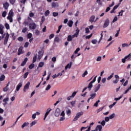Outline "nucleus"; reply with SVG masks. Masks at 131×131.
Masks as SVG:
<instances>
[{"label":"nucleus","mask_w":131,"mask_h":131,"mask_svg":"<svg viewBox=\"0 0 131 131\" xmlns=\"http://www.w3.org/2000/svg\"><path fill=\"white\" fill-rule=\"evenodd\" d=\"M28 125H29V122H25L21 125V128H24V127H25V126H28Z\"/></svg>","instance_id":"4be33fe9"},{"label":"nucleus","mask_w":131,"mask_h":131,"mask_svg":"<svg viewBox=\"0 0 131 131\" xmlns=\"http://www.w3.org/2000/svg\"><path fill=\"white\" fill-rule=\"evenodd\" d=\"M123 12H124V11L122 10H121V11L118 13L119 14L118 16H122L123 15Z\"/></svg>","instance_id":"a19ab883"},{"label":"nucleus","mask_w":131,"mask_h":131,"mask_svg":"<svg viewBox=\"0 0 131 131\" xmlns=\"http://www.w3.org/2000/svg\"><path fill=\"white\" fill-rule=\"evenodd\" d=\"M22 85H23V83L22 82H20L18 84V85L16 86V89L17 92H19V91L20 90V89L22 88Z\"/></svg>","instance_id":"9d476101"},{"label":"nucleus","mask_w":131,"mask_h":131,"mask_svg":"<svg viewBox=\"0 0 131 131\" xmlns=\"http://www.w3.org/2000/svg\"><path fill=\"white\" fill-rule=\"evenodd\" d=\"M35 34H36V35H39L40 34V32L39 31H38V30H35Z\"/></svg>","instance_id":"37998d69"},{"label":"nucleus","mask_w":131,"mask_h":131,"mask_svg":"<svg viewBox=\"0 0 131 131\" xmlns=\"http://www.w3.org/2000/svg\"><path fill=\"white\" fill-rule=\"evenodd\" d=\"M58 15H59V13H58V12H53V17H57V16H58Z\"/></svg>","instance_id":"4d7b16f0"},{"label":"nucleus","mask_w":131,"mask_h":131,"mask_svg":"<svg viewBox=\"0 0 131 131\" xmlns=\"http://www.w3.org/2000/svg\"><path fill=\"white\" fill-rule=\"evenodd\" d=\"M97 95V94L96 93H93L90 95V97L89 98L91 100H93V99H95L96 96Z\"/></svg>","instance_id":"412c9836"},{"label":"nucleus","mask_w":131,"mask_h":131,"mask_svg":"<svg viewBox=\"0 0 131 131\" xmlns=\"http://www.w3.org/2000/svg\"><path fill=\"white\" fill-rule=\"evenodd\" d=\"M130 90H131V87L130 86H129L125 91V92H124V94H127V92H129V91H130Z\"/></svg>","instance_id":"5fc2aeb1"},{"label":"nucleus","mask_w":131,"mask_h":131,"mask_svg":"<svg viewBox=\"0 0 131 131\" xmlns=\"http://www.w3.org/2000/svg\"><path fill=\"white\" fill-rule=\"evenodd\" d=\"M6 16H7V11H4L2 13V17H3L4 18H5V17H6Z\"/></svg>","instance_id":"79ce46f5"},{"label":"nucleus","mask_w":131,"mask_h":131,"mask_svg":"<svg viewBox=\"0 0 131 131\" xmlns=\"http://www.w3.org/2000/svg\"><path fill=\"white\" fill-rule=\"evenodd\" d=\"M29 28L30 29H32L33 30H34L35 28H36V24L34 23H32L29 24Z\"/></svg>","instance_id":"39448f33"},{"label":"nucleus","mask_w":131,"mask_h":131,"mask_svg":"<svg viewBox=\"0 0 131 131\" xmlns=\"http://www.w3.org/2000/svg\"><path fill=\"white\" fill-rule=\"evenodd\" d=\"M52 62H56V61H57V58H56V57H52Z\"/></svg>","instance_id":"69168bd1"},{"label":"nucleus","mask_w":131,"mask_h":131,"mask_svg":"<svg viewBox=\"0 0 131 131\" xmlns=\"http://www.w3.org/2000/svg\"><path fill=\"white\" fill-rule=\"evenodd\" d=\"M50 15V10H47L45 13V16L48 17Z\"/></svg>","instance_id":"2f4dec72"},{"label":"nucleus","mask_w":131,"mask_h":131,"mask_svg":"<svg viewBox=\"0 0 131 131\" xmlns=\"http://www.w3.org/2000/svg\"><path fill=\"white\" fill-rule=\"evenodd\" d=\"M24 51H23V47H20L18 50L17 55L20 56V55L24 54Z\"/></svg>","instance_id":"0eeeda50"},{"label":"nucleus","mask_w":131,"mask_h":131,"mask_svg":"<svg viewBox=\"0 0 131 131\" xmlns=\"http://www.w3.org/2000/svg\"><path fill=\"white\" fill-rule=\"evenodd\" d=\"M119 81V80L116 79L115 80H114L113 81V83H115V84H116V83H117Z\"/></svg>","instance_id":"680f3d73"},{"label":"nucleus","mask_w":131,"mask_h":131,"mask_svg":"<svg viewBox=\"0 0 131 131\" xmlns=\"http://www.w3.org/2000/svg\"><path fill=\"white\" fill-rule=\"evenodd\" d=\"M28 74H29V73L26 72L25 74L24 75V78H27V76H28Z\"/></svg>","instance_id":"3c124183"},{"label":"nucleus","mask_w":131,"mask_h":131,"mask_svg":"<svg viewBox=\"0 0 131 131\" xmlns=\"http://www.w3.org/2000/svg\"><path fill=\"white\" fill-rule=\"evenodd\" d=\"M129 47V45L128 44L124 43L122 44V48H128Z\"/></svg>","instance_id":"cd10ccee"},{"label":"nucleus","mask_w":131,"mask_h":131,"mask_svg":"<svg viewBox=\"0 0 131 131\" xmlns=\"http://www.w3.org/2000/svg\"><path fill=\"white\" fill-rule=\"evenodd\" d=\"M85 33L88 34L90 32V29L89 28H85Z\"/></svg>","instance_id":"0e129e2a"},{"label":"nucleus","mask_w":131,"mask_h":131,"mask_svg":"<svg viewBox=\"0 0 131 131\" xmlns=\"http://www.w3.org/2000/svg\"><path fill=\"white\" fill-rule=\"evenodd\" d=\"M120 31V28L119 29V30L117 31V33L115 34V36L116 37H117V36H118V35H119V32Z\"/></svg>","instance_id":"de8ad7c7"},{"label":"nucleus","mask_w":131,"mask_h":131,"mask_svg":"<svg viewBox=\"0 0 131 131\" xmlns=\"http://www.w3.org/2000/svg\"><path fill=\"white\" fill-rule=\"evenodd\" d=\"M79 51H80V48H77L74 52V54H77V53H78V52H79Z\"/></svg>","instance_id":"864d4df0"},{"label":"nucleus","mask_w":131,"mask_h":131,"mask_svg":"<svg viewBox=\"0 0 131 131\" xmlns=\"http://www.w3.org/2000/svg\"><path fill=\"white\" fill-rule=\"evenodd\" d=\"M51 86V84H48L47 85V86L46 87L45 91H49L50 90Z\"/></svg>","instance_id":"4c0bfd02"},{"label":"nucleus","mask_w":131,"mask_h":131,"mask_svg":"<svg viewBox=\"0 0 131 131\" xmlns=\"http://www.w3.org/2000/svg\"><path fill=\"white\" fill-rule=\"evenodd\" d=\"M27 30H28V28H24L22 30V32L23 33H25V32H26V31H27Z\"/></svg>","instance_id":"58836bf2"},{"label":"nucleus","mask_w":131,"mask_h":131,"mask_svg":"<svg viewBox=\"0 0 131 131\" xmlns=\"http://www.w3.org/2000/svg\"><path fill=\"white\" fill-rule=\"evenodd\" d=\"M29 85H30V82H28L25 85L24 88V92L26 93L27 90L29 89Z\"/></svg>","instance_id":"423d86ee"},{"label":"nucleus","mask_w":131,"mask_h":131,"mask_svg":"<svg viewBox=\"0 0 131 131\" xmlns=\"http://www.w3.org/2000/svg\"><path fill=\"white\" fill-rule=\"evenodd\" d=\"M10 6V4L8 2H6L5 3L3 4V7L5 10H8V8H9Z\"/></svg>","instance_id":"4468645a"},{"label":"nucleus","mask_w":131,"mask_h":131,"mask_svg":"<svg viewBox=\"0 0 131 131\" xmlns=\"http://www.w3.org/2000/svg\"><path fill=\"white\" fill-rule=\"evenodd\" d=\"M95 18H96V16H95V15L91 16L89 19V22H91V23H93V22H95Z\"/></svg>","instance_id":"2eb2a0df"},{"label":"nucleus","mask_w":131,"mask_h":131,"mask_svg":"<svg viewBox=\"0 0 131 131\" xmlns=\"http://www.w3.org/2000/svg\"><path fill=\"white\" fill-rule=\"evenodd\" d=\"M13 16H14V12H13V10H11L8 14V16H7L8 20H9L10 23L13 22Z\"/></svg>","instance_id":"f257e3e1"},{"label":"nucleus","mask_w":131,"mask_h":131,"mask_svg":"<svg viewBox=\"0 0 131 131\" xmlns=\"http://www.w3.org/2000/svg\"><path fill=\"white\" fill-rule=\"evenodd\" d=\"M115 117V114L114 113L111 114L109 116L110 119H113V118H114Z\"/></svg>","instance_id":"7c9ffc66"},{"label":"nucleus","mask_w":131,"mask_h":131,"mask_svg":"<svg viewBox=\"0 0 131 131\" xmlns=\"http://www.w3.org/2000/svg\"><path fill=\"white\" fill-rule=\"evenodd\" d=\"M42 56H43V52L39 51L38 52V60H40L42 58Z\"/></svg>","instance_id":"9b49d317"},{"label":"nucleus","mask_w":131,"mask_h":131,"mask_svg":"<svg viewBox=\"0 0 131 131\" xmlns=\"http://www.w3.org/2000/svg\"><path fill=\"white\" fill-rule=\"evenodd\" d=\"M17 40H18V41H23V40H24V39L23 38V37H19L17 38Z\"/></svg>","instance_id":"c03bdc74"},{"label":"nucleus","mask_w":131,"mask_h":131,"mask_svg":"<svg viewBox=\"0 0 131 131\" xmlns=\"http://www.w3.org/2000/svg\"><path fill=\"white\" fill-rule=\"evenodd\" d=\"M91 42L93 44V45H97V42H98V40L97 39H93L91 41Z\"/></svg>","instance_id":"72a5a7b5"},{"label":"nucleus","mask_w":131,"mask_h":131,"mask_svg":"<svg viewBox=\"0 0 131 131\" xmlns=\"http://www.w3.org/2000/svg\"><path fill=\"white\" fill-rule=\"evenodd\" d=\"M71 66H72V62H70V63H68L66 67H65V70H67V69L69 68V69H70L71 68Z\"/></svg>","instance_id":"6ab92c4d"},{"label":"nucleus","mask_w":131,"mask_h":131,"mask_svg":"<svg viewBox=\"0 0 131 131\" xmlns=\"http://www.w3.org/2000/svg\"><path fill=\"white\" fill-rule=\"evenodd\" d=\"M29 46V42H26L24 45V48H28Z\"/></svg>","instance_id":"603ef678"},{"label":"nucleus","mask_w":131,"mask_h":131,"mask_svg":"<svg viewBox=\"0 0 131 131\" xmlns=\"http://www.w3.org/2000/svg\"><path fill=\"white\" fill-rule=\"evenodd\" d=\"M99 103H100V100H97L96 103L94 104V106L95 107H98V105H99Z\"/></svg>","instance_id":"e433bc0d"},{"label":"nucleus","mask_w":131,"mask_h":131,"mask_svg":"<svg viewBox=\"0 0 131 131\" xmlns=\"http://www.w3.org/2000/svg\"><path fill=\"white\" fill-rule=\"evenodd\" d=\"M43 65H45V62H40L39 64H38V67L37 68H38V67H43Z\"/></svg>","instance_id":"c85d7f7f"},{"label":"nucleus","mask_w":131,"mask_h":131,"mask_svg":"<svg viewBox=\"0 0 131 131\" xmlns=\"http://www.w3.org/2000/svg\"><path fill=\"white\" fill-rule=\"evenodd\" d=\"M51 111H52V109H51V108L47 109V112L45 115L43 120H46V118H47V117H48V115H49V114L50 113V112H51Z\"/></svg>","instance_id":"6e6552de"},{"label":"nucleus","mask_w":131,"mask_h":131,"mask_svg":"<svg viewBox=\"0 0 131 131\" xmlns=\"http://www.w3.org/2000/svg\"><path fill=\"white\" fill-rule=\"evenodd\" d=\"M101 88V84H99L98 85H96L95 88L94 89L95 93H97V91L100 90Z\"/></svg>","instance_id":"ddd939ff"},{"label":"nucleus","mask_w":131,"mask_h":131,"mask_svg":"<svg viewBox=\"0 0 131 131\" xmlns=\"http://www.w3.org/2000/svg\"><path fill=\"white\" fill-rule=\"evenodd\" d=\"M73 38L71 35H70L68 36L67 40L68 41H72Z\"/></svg>","instance_id":"b1692460"},{"label":"nucleus","mask_w":131,"mask_h":131,"mask_svg":"<svg viewBox=\"0 0 131 131\" xmlns=\"http://www.w3.org/2000/svg\"><path fill=\"white\" fill-rule=\"evenodd\" d=\"M92 88H93V83H92V82H91L88 86V88L89 89V91H91V90H92Z\"/></svg>","instance_id":"393cba45"},{"label":"nucleus","mask_w":131,"mask_h":131,"mask_svg":"<svg viewBox=\"0 0 131 131\" xmlns=\"http://www.w3.org/2000/svg\"><path fill=\"white\" fill-rule=\"evenodd\" d=\"M82 115H83V112L77 113L76 116L73 119V121H76V120H78V118H79Z\"/></svg>","instance_id":"f03ea898"},{"label":"nucleus","mask_w":131,"mask_h":131,"mask_svg":"<svg viewBox=\"0 0 131 131\" xmlns=\"http://www.w3.org/2000/svg\"><path fill=\"white\" fill-rule=\"evenodd\" d=\"M54 41H56V42H59V41H60V39L59 38V37H56L54 39Z\"/></svg>","instance_id":"ea45409f"},{"label":"nucleus","mask_w":131,"mask_h":131,"mask_svg":"<svg viewBox=\"0 0 131 131\" xmlns=\"http://www.w3.org/2000/svg\"><path fill=\"white\" fill-rule=\"evenodd\" d=\"M52 8H58V7H59V4H58V3L52 2Z\"/></svg>","instance_id":"f3484780"},{"label":"nucleus","mask_w":131,"mask_h":131,"mask_svg":"<svg viewBox=\"0 0 131 131\" xmlns=\"http://www.w3.org/2000/svg\"><path fill=\"white\" fill-rule=\"evenodd\" d=\"M67 115H70V114H71V110H67Z\"/></svg>","instance_id":"052dcab7"},{"label":"nucleus","mask_w":131,"mask_h":131,"mask_svg":"<svg viewBox=\"0 0 131 131\" xmlns=\"http://www.w3.org/2000/svg\"><path fill=\"white\" fill-rule=\"evenodd\" d=\"M10 35H9V33H7L6 34V36L5 38V40H4V45H7V43H8V40H9V37Z\"/></svg>","instance_id":"1a4fd4ad"},{"label":"nucleus","mask_w":131,"mask_h":131,"mask_svg":"<svg viewBox=\"0 0 131 131\" xmlns=\"http://www.w3.org/2000/svg\"><path fill=\"white\" fill-rule=\"evenodd\" d=\"M4 103H8L9 102V97H6L3 100Z\"/></svg>","instance_id":"f704fd0d"},{"label":"nucleus","mask_w":131,"mask_h":131,"mask_svg":"<svg viewBox=\"0 0 131 131\" xmlns=\"http://www.w3.org/2000/svg\"><path fill=\"white\" fill-rule=\"evenodd\" d=\"M130 53L128 55L124 57V58L122 59V63H125L126 61H127L130 59Z\"/></svg>","instance_id":"7ed1b4c3"},{"label":"nucleus","mask_w":131,"mask_h":131,"mask_svg":"<svg viewBox=\"0 0 131 131\" xmlns=\"http://www.w3.org/2000/svg\"><path fill=\"white\" fill-rule=\"evenodd\" d=\"M34 66H35V65H34V63H32L29 66V69H33V68H34Z\"/></svg>","instance_id":"c9c22d12"},{"label":"nucleus","mask_w":131,"mask_h":131,"mask_svg":"<svg viewBox=\"0 0 131 131\" xmlns=\"http://www.w3.org/2000/svg\"><path fill=\"white\" fill-rule=\"evenodd\" d=\"M46 20V18H45V16H42V18H41V24H42V23H43V22H45Z\"/></svg>","instance_id":"13d9d810"},{"label":"nucleus","mask_w":131,"mask_h":131,"mask_svg":"<svg viewBox=\"0 0 131 131\" xmlns=\"http://www.w3.org/2000/svg\"><path fill=\"white\" fill-rule=\"evenodd\" d=\"M88 71H85L83 74L82 75V77H84L85 75H88Z\"/></svg>","instance_id":"09e8293b"},{"label":"nucleus","mask_w":131,"mask_h":131,"mask_svg":"<svg viewBox=\"0 0 131 131\" xmlns=\"http://www.w3.org/2000/svg\"><path fill=\"white\" fill-rule=\"evenodd\" d=\"M5 27L6 29H10V25L8 24H5Z\"/></svg>","instance_id":"338daca9"},{"label":"nucleus","mask_w":131,"mask_h":131,"mask_svg":"<svg viewBox=\"0 0 131 131\" xmlns=\"http://www.w3.org/2000/svg\"><path fill=\"white\" fill-rule=\"evenodd\" d=\"M9 2L11 5H14L15 3H16V0H9Z\"/></svg>","instance_id":"a18cd8bd"},{"label":"nucleus","mask_w":131,"mask_h":131,"mask_svg":"<svg viewBox=\"0 0 131 131\" xmlns=\"http://www.w3.org/2000/svg\"><path fill=\"white\" fill-rule=\"evenodd\" d=\"M5 77H6L5 76V75H2L0 77V81H4V80H5Z\"/></svg>","instance_id":"bb28decb"},{"label":"nucleus","mask_w":131,"mask_h":131,"mask_svg":"<svg viewBox=\"0 0 131 131\" xmlns=\"http://www.w3.org/2000/svg\"><path fill=\"white\" fill-rule=\"evenodd\" d=\"M79 33V30L78 29L76 30V33L72 36V37H73V38H74V37H77Z\"/></svg>","instance_id":"dca6fc26"},{"label":"nucleus","mask_w":131,"mask_h":131,"mask_svg":"<svg viewBox=\"0 0 131 131\" xmlns=\"http://www.w3.org/2000/svg\"><path fill=\"white\" fill-rule=\"evenodd\" d=\"M101 60H102V57H101V56H98L96 59L97 62H100V61H101Z\"/></svg>","instance_id":"49530a36"},{"label":"nucleus","mask_w":131,"mask_h":131,"mask_svg":"<svg viewBox=\"0 0 131 131\" xmlns=\"http://www.w3.org/2000/svg\"><path fill=\"white\" fill-rule=\"evenodd\" d=\"M118 20V18H117V16H115L113 20V23H115V22H116Z\"/></svg>","instance_id":"8fccbe9b"},{"label":"nucleus","mask_w":131,"mask_h":131,"mask_svg":"<svg viewBox=\"0 0 131 131\" xmlns=\"http://www.w3.org/2000/svg\"><path fill=\"white\" fill-rule=\"evenodd\" d=\"M77 92H74L72 93V95L71 96H72V98H74V97H75L76 94H77Z\"/></svg>","instance_id":"bf43d9fd"},{"label":"nucleus","mask_w":131,"mask_h":131,"mask_svg":"<svg viewBox=\"0 0 131 131\" xmlns=\"http://www.w3.org/2000/svg\"><path fill=\"white\" fill-rule=\"evenodd\" d=\"M68 25L69 27H72V26L73 25V21L69 20Z\"/></svg>","instance_id":"5701e85b"},{"label":"nucleus","mask_w":131,"mask_h":131,"mask_svg":"<svg viewBox=\"0 0 131 131\" xmlns=\"http://www.w3.org/2000/svg\"><path fill=\"white\" fill-rule=\"evenodd\" d=\"M3 27L2 25H0V34L4 35V30H3Z\"/></svg>","instance_id":"c756f323"},{"label":"nucleus","mask_w":131,"mask_h":131,"mask_svg":"<svg viewBox=\"0 0 131 131\" xmlns=\"http://www.w3.org/2000/svg\"><path fill=\"white\" fill-rule=\"evenodd\" d=\"M36 59H37V55L36 54L33 58V63L36 62Z\"/></svg>","instance_id":"a878e982"},{"label":"nucleus","mask_w":131,"mask_h":131,"mask_svg":"<svg viewBox=\"0 0 131 131\" xmlns=\"http://www.w3.org/2000/svg\"><path fill=\"white\" fill-rule=\"evenodd\" d=\"M31 37H32V34L30 33L28 34V38H31Z\"/></svg>","instance_id":"774afa93"},{"label":"nucleus","mask_w":131,"mask_h":131,"mask_svg":"<svg viewBox=\"0 0 131 131\" xmlns=\"http://www.w3.org/2000/svg\"><path fill=\"white\" fill-rule=\"evenodd\" d=\"M113 75H114V73H113L110 76L107 78V80H110V79L113 77Z\"/></svg>","instance_id":"473e14b6"},{"label":"nucleus","mask_w":131,"mask_h":131,"mask_svg":"<svg viewBox=\"0 0 131 131\" xmlns=\"http://www.w3.org/2000/svg\"><path fill=\"white\" fill-rule=\"evenodd\" d=\"M54 115L56 117H58V116L60 115V108H56L55 112L54 113Z\"/></svg>","instance_id":"f8f14e48"},{"label":"nucleus","mask_w":131,"mask_h":131,"mask_svg":"<svg viewBox=\"0 0 131 131\" xmlns=\"http://www.w3.org/2000/svg\"><path fill=\"white\" fill-rule=\"evenodd\" d=\"M9 91V87L6 86L3 89V92H8Z\"/></svg>","instance_id":"6e6d98bb"},{"label":"nucleus","mask_w":131,"mask_h":131,"mask_svg":"<svg viewBox=\"0 0 131 131\" xmlns=\"http://www.w3.org/2000/svg\"><path fill=\"white\" fill-rule=\"evenodd\" d=\"M109 24H110V20L109 18H107L103 24V28H107V26H109Z\"/></svg>","instance_id":"20e7f679"},{"label":"nucleus","mask_w":131,"mask_h":131,"mask_svg":"<svg viewBox=\"0 0 131 131\" xmlns=\"http://www.w3.org/2000/svg\"><path fill=\"white\" fill-rule=\"evenodd\" d=\"M27 61H28V58H27V57H26L24 60L22 62L21 66H25L26 63H27Z\"/></svg>","instance_id":"a211bd4d"},{"label":"nucleus","mask_w":131,"mask_h":131,"mask_svg":"<svg viewBox=\"0 0 131 131\" xmlns=\"http://www.w3.org/2000/svg\"><path fill=\"white\" fill-rule=\"evenodd\" d=\"M36 123H37V121L35 120V121H32L30 124V127H32V126H33V125H35V124H36Z\"/></svg>","instance_id":"aec40b11"},{"label":"nucleus","mask_w":131,"mask_h":131,"mask_svg":"<svg viewBox=\"0 0 131 131\" xmlns=\"http://www.w3.org/2000/svg\"><path fill=\"white\" fill-rule=\"evenodd\" d=\"M103 109H104V106L101 107L100 108H99L97 111V113H99V112H101V111H102V110H103Z\"/></svg>","instance_id":"e2e57ef3"}]
</instances>
